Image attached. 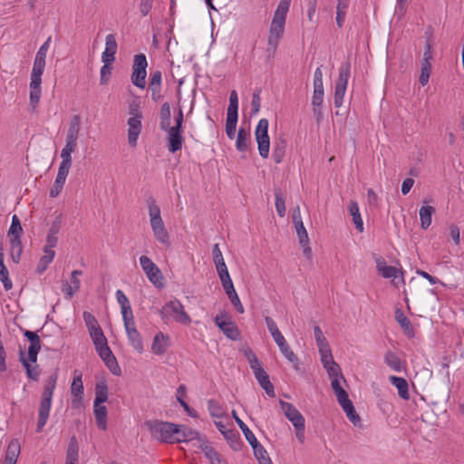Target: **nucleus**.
Instances as JSON below:
<instances>
[{
    "label": "nucleus",
    "mask_w": 464,
    "mask_h": 464,
    "mask_svg": "<svg viewBox=\"0 0 464 464\" xmlns=\"http://www.w3.org/2000/svg\"><path fill=\"white\" fill-rule=\"evenodd\" d=\"M245 354L259 385L266 391L268 396L275 397L274 386L258 358L251 350H247Z\"/></svg>",
    "instance_id": "nucleus-3"
},
{
    "label": "nucleus",
    "mask_w": 464,
    "mask_h": 464,
    "mask_svg": "<svg viewBox=\"0 0 464 464\" xmlns=\"http://www.w3.org/2000/svg\"><path fill=\"white\" fill-rule=\"evenodd\" d=\"M261 108V98H260V90H256L254 92L251 101V112L252 114H256L259 112Z\"/></svg>",
    "instance_id": "nucleus-58"
},
{
    "label": "nucleus",
    "mask_w": 464,
    "mask_h": 464,
    "mask_svg": "<svg viewBox=\"0 0 464 464\" xmlns=\"http://www.w3.org/2000/svg\"><path fill=\"white\" fill-rule=\"evenodd\" d=\"M208 411H209L210 414L213 417L222 416V411L220 410L219 404L216 401H214V400L208 401Z\"/></svg>",
    "instance_id": "nucleus-64"
},
{
    "label": "nucleus",
    "mask_w": 464,
    "mask_h": 464,
    "mask_svg": "<svg viewBox=\"0 0 464 464\" xmlns=\"http://www.w3.org/2000/svg\"><path fill=\"white\" fill-rule=\"evenodd\" d=\"M125 332L129 340L130 344L139 353H142L144 351L143 341L140 334L136 328V325L125 326Z\"/></svg>",
    "instance_id": "nucleus-17"
},
{
    "label": "nucleus",
    "mask_w": 464,
    "mask_h": 464,
    "mask_svg": "<svg viewBox=\"0 0 464 464\" xmlns=\"http://www.w3.org/2000/svg\"><path fill=\"white\" fill-rule=\"evenodd\" d=\"M348 7L349 0H337L336 24L340 28L343 25Z\"/></svg>",
    "instance_id": "nucleus-35"
},
{
    "label": "nucleus",
    "mask_w": 464,
    "mask_h": 464,
    "mask_svg": "<svg viewBox=\"0 0 464 464\" xmlns=\"http://www.w3.org/2000/svg\"><path fill=\"white\" fill-rule=\"evenodd\" d=\"M220 329L228 338L232 340H237L239 336V332L237 327L228 320L227 324L220 325Z\"/></svg>",
    "instance_id": "nucleus-49"
},
{
    "label": "nucleus",
    "mask_w": 464,
    "mask_h": 464,
    "mask_svg": "<svg viewBox=\"0 0 464 464\" xmlns=\"http://www.w3.org/2000/svg\"><path fill=\"white\" fill-rule=\"evenodd\" d=\"M199 449L204 452L209 464H228L227 459L213 447L208 445L207 440H200Z\"/></svg>",
    "instance_id": "nucleus-18"
},
{
    "label": "nucleus",
    "mask_w": 464,
    "mask_h": 464,
    "mask_svg": "<svg viewBox=\"0 0 464 464\" xmlns=\"http://www.w3.org/2000/svg\"><path fill=\"white\" fill-rule=\"evenodd\" d=\"M90 336L96 346L104 345L107 343V339L103 334V332L100 326L89 331Z\"/></svg>",
    "instance_id": "nucleus-43"
},
{
    "label": "nucleus",
    "mask_w": 464,
    "mask_h": 464,
    "mask_svg": "<svg viewBox=\"0 0 464 464\" xmlns=\"http://www.w3.org/2000/svg\"><path fill=\"white\" fill-rule=\"evenodd\" d=\"M21 362L26 369L27 376L33 380H36L39 376V371L37 365H31L29 362L24 359L23 353H21Z\"/></svg>",
    "instance_id": "nucleus-51"
},
{
    "label": "nucleus",
    "mask_w": 464,
    "mask_h": 464,
    "mask_svg": "<svg viewBox=\"0 0 464 464\" xmlns=\"http://www.w3.org/2000/svg\"><path fill=\"white\" fill-rule=\"evenodd\" d=\"M41 349L40 341L36 343H30L28 347V360L35 363L37 361V354Z\"/></svg>",
    "instance_id": "nucleus-57"
},
{
    "label": "nucleus",
    "mask_w": 464,
    "mask_h": 464,
    "mask_svg": "<svg viewBox=\"0 0 464 464\" xmlns=\"http://www.w3.org/2000/svg\"><path fill=\"white\" fill-rule=\"evenodd\" d=\"M0 281L3 282L5 290H10L12 288L13 285L8 277V270L5 266H0Z\"/></svg>",
    "instance_id": "nucleus-62"
},
{
    "label": "nucleus",
    "mask_w": 464,
    "mask_h": 464,
    "mask_svg": "<svg viewBox=\"0 0 464 464\" xmlns=\"http://www.w3.org/2000/svg\"><path fill=\"white\" fill-rule=\"evenodd\" d=\"M23 232V227L21 226L20 220L16 215H14L12 218V224L8 231V237H18L20 238L21 234Z\"/></svg>",
    "instance_id": "nucleus-47"
},
{
    "label": "nucleus",
    "mask_w": 464,
    "mask_h": 464,
    "mask_svg": "<svg viewBox=\"0 0 464 464\" xmlns=\"http://www.w3.org/2000/svg\"><path fill=\"white\" fill-rule=\"evenodd\" d=\"M163 318L171 317L176 322L189 324L191 319L189 315L185 312L182 304L179 300H172L167 303L160 311Z\"/></svg>",
    "instance_id": "nucleus-7"
},
{
    "label": "nucleus",
    "mask_w": 464,
    "mask_h": 464,
    "mask_svg": "<svg viewBox=\"0 0 464 464\" xmlns=\"http://www.w3.org/2000/svg\"><path fill=\"white\" fill-rule=\"evenodd\" d=\"M182 430L183 438L185 439V442L197 440V447L199 448L201 444L200 440H206L204 437H201L199 433L187 426H179Z\"/></svg>",
    "instance_id": "nucleus-38"
},
{
    "label": "nucleus",
    "mask_w": 464,
    "mask_h": 464,
    "mask_svg": "<svg viewBox=\"0 0 464 464\" xmlns=\"http://www.w3.org/2000/svg\"><path fill=\"white\" fill-rule=\"evenodd\" d=\"M294 226L298 237L299 243H309L308 233L304 226V223L299 222V224H295Z\"/></svg>",
    "instance_id": "nucleus-55"
},
{
    "label": "nucleus",
    "mask_w": 464,
    "mask_h": 464,
    "mask_svg": "<svg viewBox=\"0 0 464 464\" xmlns=\"http://www.w3.org/2000/svg\"><path fill=\"white\" fill-rule=\"evenodd\" d=\"M118 49V44L115 35L110 34L105 38V49L102 53V61L103 63H112L115 61V54Z\"/></svg>",
    "instance_id": "nucleus-14"
},
{
    "label": "nucleus",
    "mask_w": 464,
    "mask_h": 464,
    "mask_svg": "<svg viewBox=\"0 0 464 464\" xmlns=\"http://www.w3.org/2000/svg\"><path fill=\"white\" fill-rule=\"evenodd\" d=\"M169 346V336L163 334L162 332H159L153 338L151 344V352L154 354L162 355L167 352Z\"/></svg>",
    "instance_id": "nucleus-16"
},
{
    "label": "nucleus",
    "mask_w": 464,
    "mask_h": 464,
    "mask_svg": "<svg viewBox=\"0 0 464 464\" xmlns=\"http://www.w3.org/2000/svg\"><path fill=\"white\" fill-rule=\"evenodd\" d=\"M250 445L253 449L254 455L259 464H273L270 457L267 454V451L259 443V441L257 440L256 441L252 442Z\"/></svg>",
    "instance_id": "nucleus-26"
},
{
    "label": "nucleus",
    "mask_w": 464,
    "mask_h": 464,
    "mask_svg": "<svg viewBox=\"0 0 464 464\" xmlns=\"http://www.w3.org/2000/svg\"><path fill=\"white\" fill-rule=\"evenodd\" d=\"M71 392L72 396L75 398H78L79 400L82 399L83 394V385L82 381V375L74 376L73 381L71 385Z\"/></svg>",
    "instance_id": "nucleus-45"
},
{
    "label": "nucleus",
    "mask_w": 464,
    "mask_h": 464,
    "mask_svg": "<svg viewBox=\"0 0 464 464\" xmlns=\"http://www.w3.org/2000/svg\"><path fill=\"white\" fill-rule=\"evenodd\" d=\"M385 363L395 372H401L403 370L401 359L393 353L387 352L384 355Z\"/></svg>",
    "instance_id": "nucleus-34"
},
{
    "label": "nucleus",
    "mask_w": 464,
    "mask_h": 464,
    "mask_svg": "<svg viewBox=\"0 0 464 464\" xmlns=\"http://www.w3.org/2000/svg\"><path fill=\"white\" fill-rule=\"evenodd\" d=\"M389 381L392 385H394L398 390L399 396L403 400H409L410 394H409V384L408 382L401 377L397 376H390Z\"/></svg>",
    "instance_id": "nucleus-22"
},
{
    "label": "nucleus",
    "mask_w": 464,
    "mask_h": 464,
    "mask_svg": "<svg viewBox=\"0 0 464 464\" xmlns=\"http://www.w3.org/2000/svg\"><path fill=\"white\" fill-rule=\"evenodd\" d=\"M282 354L293 364L295 371L300 370L299 360L295 353L290 349L287 342L278 347Z\"/></svg>",
    "instance_id": "nucleus-37"
},
{
    "label": "nucleus",
    "mask_w": 464,
    "mask_h": 464,
    "mask_svg": "<svg viewBox=\"0 0 464 464\" xmlns=\"http://www.w3.org/2000/svg\"><path fill=\"white\" fill-rule=\"evenodd\" d=\"M124 327L135 324L133 313L130 304L121 309Z\"/></svg>",
    "instance_id": "nucleus-54"
},
{
    "label": "nucleus",
    "mask_w": 464,
    "mask_h": 464,
    "mask_svg": "<svg viewBox=\"0 0 464 464\" xmlns=\"http://www.w3.org/2000/svg\"><path fill=\"white\" fill-rule=\"evenodd\" d=\"M147 206L150 225L155 239L163 246L169 247L170 246L169 234L162 219L160 206L152 198L147 200Z\"/></svg>",
    "instance_id": "nucleus-1"
},
{
    "label": "nucleus",
    "mask_w": 464,
    "mask_h": 464,
    "mask_svg": "<svg viewBox=\"0 0 464 464\" xmlns=\"http://www.w3.org/2000/svg\"><path fill=\"white\" fill-rule=\"evenodd\" d=\"M151 437L160 442H171V436L176 430V424L159 420H150L144 422Z\"/></svg>",
    "instance_id": "nucleus-4"
},
{
    "label": "nucleus",
    "mask_w": 464,
    "mask_h": 464,
    "mask_svg": "<svg viewBox=\"0 0 464 464\" xmlns=\"http://www.w3.org/2000/svg\"><path fill=\"white\" fill-rule=\"evenodd\" d=\"M285 141L280 140L279 142H276L274 147L273 150V159L276 163H280L285 156Z\"/></svg>",
    "instance_id": "nucleus-48"
},
{
    "label": "nucleus",
    "mask_w": 464,
    "mask_h": 464,
    "mask_svg": "<svg viewBox=\"0 0 464 464\" xmlns=\"http://www.w3.org/2000/svg\"><path fill=\"white\" fill-rule=\"evenodd\" d=\"M63 214L62 213L57 214L55 218L52 222L48 232L53 233V234H58L60 232V229L63 225Z\"/></svg>",
    "instance_id": "nucleus-61"
},
{
    "label": "nucleus",
    "mask_w": 464,
    "mask_h": 464,
    "mask_svg": "<svg viewBox=\"0 0 464 464\" xmlns=\"http://www.w3.org/2000/svg\"><path fill=\"white\" fill-rule=\"evenodd\" d=\"M47 51L39 48L36 53L32 72L37 73H44L45 68V59Z\"/></svg>",
    "instance_id": "nucleus-31"
},
{
    "label": "nucleus",
    "mask_w": 464,
    "mask_h": 464,
    "mask_svg": "<svg viewBox=\"0 0 464 464\" xmlns=\"http://www.w3.org/2000/svg\"><path fill=\"white\" fill-rule=\"evenodd\" d=\"M280 405L285 417L292 422L294 427H300L304 424V418L293 404L281 401Z\"/></svg>",
    "instance_id": "nucleus-13"
},
{
    "label": "nucleus",
    "mask_w": 464,
    "mask_h": 464,
    "mask_svg": "<svg viewBox=\"0 0 464 464\" xmlns=\"http://www.w3.org/2000/svg\"><path fill=\"white\" fill-rule=\"evenodd\" d=\"M250 142V132L244 128H240L236 140V148L239 151H246Z\"/></svg>",
    "instance_id": "nucleus-29"
},
{
    "label": "nucleus",
    "mask_w": 464,
    "mask_h": 464,
    "mask_svg": "<svg viewBox=\"0 0 464 464\" xmlns=\"http://www.w3.org/2000/svg\"><path fill=\"white\" fill-rule=\"evenodd\" d=\"M77 144L65 142V146L61 151L62 162L59 168L69 169L72 166V153L75 151Z\"/></svg>",
    "instance_id": "nucleus-23"
},
{
    "label": "nucleus",
    "mask_w": 464,
    "mask_h": 464,
    "mask_svg": "<svg viewBox=\"0 0 464 464\" xmlns=\"http://www.w3.org/2000/svg\"><path fill=\"white\" fill-rule=\"evenodd\" d=\"M160 85H161V72L160 71H156L151 74L150 88L152 92V99L155 100V94H159L160 92Z\"/></svg>",
    "instance_id": "nucleus-40"
},
{
    "label": "nucleus",
    "mask_w": 464,
    "mask_h": 464,
    "mask_svg": "<svg viewBox=\"0 0 464 464\" xmlns=\"http://www.w3.org/2000/svg\"><path fill=\"white\" fill-rule=\"evenodd\" d=\"M349 212L353 218V222L356 229L359 232H362L363 231V223H362V217H361V214L359 211V207H358L357 202H355V201L350 202Z\"/></svg>",
    "instance_id": "nucleus-30"
},
{
    "label": "nucleus",
    "mask_w": 464,
    "mask_h": 464,
    "mask_svg": "<svg viewBox=\"0 0 464 464\" xmlns=\"http://www.w3.org/2000/svg\"><path fill=\"white\" fill-rule=\"evenodd\" d=\"M108 400V386L105 381L98 382L95 385L94 403H104Z\"/></svg>",
    "instance_id": "nucleus-32"
},
{
    "label": "nucleus",
    "mask_w": 464,
    "mask_h": 464,
    "mask_svg": "<svg viewBox=\"0 0 464 464\" xmlns=\"http://www.w3.org/2000/svg\"><path fill=\"white\" fill-rule=\"evenodd\" d=\"M324 367L326 369L329 376H335L341 372L339 365L334 361L333 355L321 359Z\"/></svg>",
    "instance_id": "nucleus-41"
},
{
    "label": "nucleus",
    "mask_w": 464,
    "mask_h": 464,
    "mask_svg": "<svg viewBox=\"0 0 464 464\" xmlns=\"http://www.w3.org/2000/svg\"><path fill=\"white\" fill-rule=\"evenodd\" d=\"M140 264L150 283L156 286L162 285V274L150 257L141 256L140 257Z\"/></svg>",
    "instance_id": "nucleus-10"
},
{
    "label": "nucleus",
    "mask_w": 464,
    "mask_h": 464,
    "mask_svg": "<svg viewBox=\"0 0 464 464\" xmlns=\"http://www.w3.org/2000/svg\"><path fill=\"white\" fill-rule=\"evenodd\" d=\"M268 121L261 119L255 130L256 140L257 142L258 151L262 158L266 159L270 150V140L268 136Z\"/></svg>",
    "instance_id": "nucleus-8"
},
{
    "label": "nucleus",
    "mask_w": 464,
    "mask_h": 464,
    "mask_svg": "<svg viewBox=\"0 0 464 464\" xmlns=\"http://www.w3.org/2000/svg\"><path fill=\"white\" fill-rule=\"evenodd\" d=\"M128 143L130 147L137 146L138 138L141 131V120L136 118H129L128 120Z\"/></svg>",
    "instance_id": "nucleus-19"
},
{
    "label": "nucleus",
    "mask_w": 464,
    "mask_h": 464,
    "mask_svg": "<svg viewBox=\"0 0 464 464\" xmlns=\"http://www.w3.org/2000/svg\"><path fill=\"white\" fill-rule=\"evenodd\" d=\"M375 262L378 273L384 278H393V280H395L399 275H402L400 269L387 266L385 260L381 256L376 257ZM392 283L396 285L394 281H392Z\"/></svg>",
    "instance_id": "nucleus-15"
},
{
    "label": "nucleus",
    "mask_w": 464,
    "mask_h": 464,
    "mask_svg": "<svg viewBox=\"0 0 464 464\" xmlns=\"http://www.w3.org/2000/svg\"><path fill=\"white\" fill-rule=\"evenodd\" d=\"M42 73L31 72L29 84V100L30 106L35 110L42 95Z\"/></svg>",
    "instance_id": "nucleus-11"
},
{
    "label": "nucleus",
    "mask_w": 464,
    "mask_h": 464,
    "mask_svg": "<svg viewBox=\"0 0 464 464\" xmlns=\"http://www.w3.org/2000/svg\"><path fill=\"white\" fill-rule=\"evenodd\" d=\"M395 318L396 321L399 323V324L401 326V328L408 334H412V328L410 320L407 318V316L401 311L396 310L395 312Z\"/></svg>",
    "instance_id": "nucleus-46"
},
{
    "label": "nucleus",
    "mask_w": 464,
    "mask_h": 464,
    "mask_svg": "<svg viewBox=\"0 0 464 464\" xmlns=\"http://www.w3.org/2000/svg\"><path fill=\"white\" fill-rule=\"evenodd\" d=\"M168 134L169 150L172 153L180 150L184 141L181 136L182 128L176 126H169L168 129H161Z\"/></svg>",
    "instance_id": "nucleus-12"
},
{
    "label": "nucleus",
    "mask_w": 464,
    "mask_h": 464,
    "mask_svg": "<svg viewBox=\"0 0 464 464\" xmlns=\"http://www.w3.org/2000/svg\"><path fill=\"white\" fill-rule=\"evenodd\" d=\"M350 63H343L339 69L338 79L334 85V102L336 108H340L343 103V98L346 92L348 80L350 78Z\"/></svg>",
    "instance_id": "nucleus-6"
},
{
    "label": "nucleus",
    "mask_w": 464,
    "mask_h": 464,
    "mask_svg": "<svg viewBox=\"0 0 464 464\" xmlns=\"http://www.w3.org/2000/svg\"><path fill=\"white\" fill-rule=\"evenodd\" d=\"M316 9H317V0H309L308 4H307L306 15H307V19H308L309 23L313 26H315L317 24V19L315 17Z\"/></svg>",
    "instance_id": "nucleus-50"
},
{
    "label": "nucleus",
    "mask_w": 464,
    "mask_h": 464,
    "mask_svg": "<svg viewBox=\"0 0 464 464\" xmlns=\"http://www.w3.org/2000/svg\"><path fill=\"white\" fill-rule=\"evenodd\" d=\"M160 129H168L169 126H170V118H171V112H170V106L168 102H165L162 104L160 112Z\"/></svg>",
    "instance_id": "nucleus-39"
},
{
    "label": "nucleus",
    "mask_w": 464,
    "mask_h": 464,
    "mask_svg": "<svg viewBox=\"0 0 464 464\" xmlns=\"http://www.w3.org/2000/svg\"><path fill=\"white\" fill-rule=\"evenodd\" d=\"M20 454V444L17 440L10 441L5 459V464H16L17 458Z\"/></svg>",
    "instance_id": "nucleus-24"
},
{
    "label": "nucleus",
    "mask_w": 464,
    "mask_h": 464,
    "mask_svg": "<svg viewBox=\"0 0 464 464\" xmlns=\"http://www.w3.org/2000/svg\"><path fill=\"white\" fill-rule=\"evenodd\" d=\"M68 174L69 169L63 168L58 169L56 179L50 189V196L52 198H56L61 193Z\"/></svg>",
    "instance_id": "nucleus-21"
},
{
    "label": "nucleus",
    "mask_w": 464,
    "mask_h": 464,
    "mask_svg": "<svg viewBox=\"0 0 464 464\" xmlns=\"http://www.w3.org/2000/svg\"><path fill=\"white\" fill-rule=\"evenodd\" d=\"M237 118L238 116L227 114L226 133L230 140L235 138Z\"/></svg>",
    "instance_id": "nucleus-44"
},
{
    "label": "nucleus",
    "mask_w": 464,
    "mask_h": 464,
    "mask_svg": "<svg viewBox=\"0 0 464 464\" xmlns=\"http://www.w3.org/2000/svg\"><path fill=\"white\" fill-rule=\"evenodd\" d=\"M101 77L100 82L102 85H105L108 83L111 74V63H104V65L101 68L100 72Z\"/></svg>",
    "instance_id": "nucleus-60"
},
{
    "label": "nucleus",
    "mask_w": 464,
    "mask_h": 464,
    "mask_svg": "<svg viewBox=\"0 0 464 464\" xmlns=\"http://www.w3.org/2000/svg\"><path fill=\"white\" fill-rule=\"evenodd\" d=\"M324 92H314L312 96L311 107L316 123L320 124L323 121V102Z\"/></svg>",
    "instance_id": "nucleus-20"
},
{
    "label": "nucleus",
    "mask_w": 464,
    "mask_h": 464,
    "mask_svg": "<svg viewBox=\"0 0 464 464\" xmlns=\"http://www.w3.org/2000/svg\"><path fill=\"white\" fill-rule=\"evenodd\" d=\"M148 66L146 56L143 53L136 54L133 60L131 82L141 89L146 85V68Z\"/></svg>",
    "instance_id": "nucleus-9"
},
{
    "label": "nucleus",
    "mask_w": 464,
    "mask_h": 464,
    "mask_svg": "<svg viewBox=\"0 0 464 464\" xmlns=\"http://www.w3.org/2000/svg\"><path fill=\"white\" fill-rule=\"evenodd\" d=\"M238 97L236 91H232L229 97V105L227 114L238 116Z\"/></svg>",
    "instance_id": "nucleus-53"
},
{
    "label": "nucleus",
    "mask_w": 464,
    "mask_h": 464,
    "mask_svg": "<svg viewBox=\"0 0 464 464\" xmlns=\"http://www.w3.org/2000/svg\"><path fill=\"white\" fill-rule=\"evenodd\" d=\"M56 386V377L50 376L46 383L44 385V392L42 393L41 401L39 405L38 411V420H37V428L36 431L40 432L42 429L47 422L49 418V413L52 406V400L53 395V391Z\"/></svg>",
    "instance_id": "nucleus-2"
},
{
    "label": "nucleus",
    "mask_w": 464,
    "mask_h": 464,
    "mask_svg": "<svg viewBox=\"0 0 464 464\" xmlns=\"http://www.w3.org/2000/svg\"><path fill=\"white\" fill-rule=\"evenodd\" d=\"M227 295L229 301L231 302L232 305L237 309V311L240 314H243L245 310L236 290L227 294Z\"/></svg>",
    "instance_id": "nucleus-56"
},
{
    "label": "nucleus",
    "mask_w": 464,
    "mask_h": 464,
    "mask_svg": "<svg viewBox=\"0 0 464 464\" xmlns=\"http://www.w3.org/2000/svg\"><path fill=\"white\" fill-rule=\"evenodd\" d=\"M431 64L430 62H421V72L420 75V83L425 86L430 79Z\"/></svg>",
    "instance_id": "nucleus-52"
},
{
    "label": "nucleus",
    "mask_w": 464,
    "mask_h": 464,
    "mask_svg": "<svg viewBox=\"0 0 464 464\" xmlns=\"http://www.w3.org/2000/svg\"><path fill=\"white\" fill-rule=\"evenodd\" d=\"M94 416L98 427L105 430L107 429V408L101 403H93Z\"/></svg>",
    "instance_id": "nucleus-25"
},
{
    "label": "nucleus",
    "mask_w": 464,
    "mask_h": 464,
    "mask_svg": "<svg viewBox=\"0 0 464 464\" xmlns=\"http://www.w3.org/2000/svg\"><path fill=\"white\" fill-rule=\"evenodd\" d=\"M23 252L21 239L18 237L10 238V256L14 263H18Z\"/></svg>",
    "instance_id": "nucleus-33"
},
{
    "label": "nucleus",
    "mask_w": 464,
    "mask_h": 464,
    "mask_svg": "<svg viewBox=\"0 0 464 464\" xmlns=\"http://www.w3.org/2000/svg\"><path fill=\"white\" fill-rule=\"evenodd\" d=\"M233 450H239L241 449V441L238 433L235 430H230L224 435Z\"/></svg>",
    "instance_id": "nucleus-42"
},
{
    "label": "nucleus",
    "mask_w": 464,
    "mask_h": 464,
    "mask_svg": "<svg viewBox=\"0 0 464 464\" xmlns=\"http://www.w3.org/2000/svg\"><path fill=\"white\" fill-rule=\"evenodd\" d=\"M83 320H84V323H85V324H86V326L88 328V331L100 326L99 324H98V321L96 320L94 315H92L89 312H84L83 313Z\"/></svg>",
    "instance_id": "nucleus-63"
},
{
    "label": "nucleus",
    "mask_w": 464,
    "mask_h": 464,
    "mask_svg": "<svg viewBox=\"0 0 464 464\" xmlns=\"http://www.w3.org/2000/svg\"><path fill=\"white\" fill-rule=\"evenodd\" d=\"M78 442L75 437H72L68 444L65 464H78Z\"/></svg>",
    "instance_id": "nucleus-27"
},
{
    "label": "nucleus",
    "mask_w": 464,
    "mask_h": 464,
    "mask_svg": "<svg viewBox=\"0 0 464 464\" xmlns=\"http://www.w3.org/2000/svg\"><path fill=\"white\" fill-rule=\"evenodd\" d=\"M434 213L435 208L431 206L421 207L420 208V227L422 229H427L430 226Z\"/></svg>",
    "instance_id": "nucleus-28"
},
{
    "label": "nucleus",
    "mask_w": 464,
    "mask_h": 464,
    "mask_svg": "<svg viewBox=\"0 0 464 464\" xmlns=\"http://www.w3.org/2000/svg\"><path fill=\"white\" fill-rule=\"evenodd\" d=\"M232 417L239 426L240 430H242L243 434L245 435L246 440L248 441L249 444L256 440V436L254 433L249 430V428L245 424V422L237 416V411L234 410L232 411Z\"/></svg>",
    "instance_id": "nucleus-36"
},
{
    "label": "nucleus",
    "mask_w": 464,
    "mask_h": 464,
    "mask_svg": "<svg viewBox=\"0 0 464 464\" xmlns=\"http://www.w3.org/2000/svg\"><path fill=\"white\" fill-rule=\"evenodd\" d=\"M106 364V366L110 369V371L114 375H120L121 374V368L117 362V360L114 355H111V357L107 358L103 361Z\"/></svg>",
    "instance_id": "nucleus-59"
},
{
    "label": "nucleus",
    "mask_w": 464,
    "mask_h": 464,
    "mask_svg": "<svg viewBox=\"0 0 464 464\" xmlns=\"http://www.w3.org/2000/svg\"><path fill=\"white\" fill-rule=\"evenodd\" d=\"M286 14H287L276 10L274 13L267 37L269 51L272 50L275 52L276 50L279 41L284 35Z\"/></svg>",
    "instance_id": "nucleus-5"
}]
</instances>
